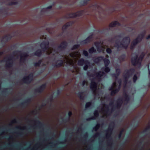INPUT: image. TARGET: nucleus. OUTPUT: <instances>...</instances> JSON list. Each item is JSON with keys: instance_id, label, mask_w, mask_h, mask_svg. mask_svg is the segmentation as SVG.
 I'll use <instances>...</instances> for the list:
<instances>
[{"instance_id": "f257e3e1", "label": "nucleus", "mask_w": 150, "mask_h": 150, "mask_svg": "<svg viewBox=\"0 0 150 150\" xmlns=\"http://www.w3.org/2000/svg\"><path fill=\"white\" fill-rule=\"evenodd\" d=\"M81 54L79 52H76L70 53L69 56H64L63 58L64 62L73 66L74 70L72 72H76V74H78L79 72V69L77 68L75 65L77 59L79 58Z\"/></svg>"}, {"instance_id": "f03ea898", "label": "nucleus", "mask_w": 150, "mask_h": 150, "mask_svg": "<svg viewBox=\"0 0 150 150\" xmlns=\"http://www.w3.org/2000/svg\"><path fill=\"white\" fill-rule=\"evenodd\" d=\"M41 39H44L45 40V41L42 42L40 45L41 47L42 50L46 52V54H54L55 53H56L57 52L54 50V51L52 50V49L48 46L49 42L46 40V37L44 36H42L40 37Z\"/></svg>"}, {"instance_id": "7ed1b4c3", "label": "nucleus", "mask_w": 150, "mask_h": 150, "mask_svg": "<svg viewBox=\"0 0 150 150\" xmlns=\"http://www.w3.org/2000/svg\"><path fill=\"white\" fill-rule=\"evenodd\" d=\"M144 55L145 54L144 53H142L140 57L138 58L137 55L134 54H132L131 61L132 64L134 65H137L140 67L141 62Z\"/></svg>"}, {"instance_id": "20e7f679", "label": "nucleus", "mask_w": 150, "mask_h": 150, "mask_svg": "<svg viewBox=\"0 0 150 150\" xmlns=\"http://www.w3.org/2000/svg\"><path fill=\"white\" fill-rule=\"evenodd\" d=\"M103 60L105 65V68H102L101 70L102 71H104L105 72H108L110 71V69L107 66L110 63V61L107 59H103V57H98L94 60V62L95 63H97L100 62V61Z\"/></svg>"}, {"instance_id": "39448f33", "label": "nucleus", "mask_w": 150, "mask_h": 150, "mask_svg": "<svg viewBox=\"0 0 150 150\" xmlns=\"http://www.w3.org/2000/svg\"><path fill=\"white\" fill-rule=\"evenodd\" d=\"M130 41V38L126 37L123 38L121 42H116L115 47L118 48L123 47L126 48L128 46Z\"/></svg>"}, {"instance_id": "423d86ee", "label": "nucleus", "mask_w": 150, "mask_h": 150, "mask_svg": "<svg viewBox=\"0 0 150 150\" xmlns=\"http://www.w3.org/2000/svg\"><path fill=\"white\" fill-rule=\"evenodd\" d=\"M118 83L119 84V86L118 87L117 86L116 83L115 82H114L112 84L111 87L110 88V90H113L111 93V95H114L119 90L121 85V80H119L118 81Z\"/></svg>"}, {"instance_id": "0eeeda50", "label": "nucleus", "mask_w": 150, "mask_h": 150, "mask_svg": "<svg viewBox=\"0 0 150 150\" xmlns=\"http://www.w3.org/2000/svg\"><path fill=\"white\" fill-rule=\"evenodd\" d=\"M133 70V69H131L124 72V76L125 80V88L127 87L128 84L129 83V82L127 83V80L129 77L132 75Z\"/></svg>"}, {"instance_id": "6e6552de", "label": "nucleus", "mask_w": 150, "mask_h": 150, "mask_svg": "<svg viewBox=\"0 0 150 150\" xmlns=\"http://www.w3.org/2000/svg\"><path fill=\"white\" fill-rule=\"evenodd\" d=\"M109 106L106 105H104L103 107L102 108L101 113L103 117H108V114L109 112Z\"/></svg>"}, {"instance_id": "1a4fd4ad", "label": "nucleus", "mask_w": 150, "mask_h": 150, "mask_svg": "<svg viewBox=\"0 0 150 150\" xmlns=\"http://www.w3.org/2000/svg\"><path fill=\"white\" fill-rule=\"evenodd\" d=\"M89 64L90 63L88 61H84L83 59H79L78 62V64L79 65L82 66L84 64H85L83 67V69L85 70H87Z\"/></svg>"}, {"instance_id": "9d476101", "label": "nucleus", "mask_w": 150, "mask_h": 150, "mask_svg": "<svg viewBox=\"0 0 150 150\" xmlns=\"http://www.w3.org/2000/svg\"><path fill=\"white\" fill-rule=\"evenodd\" d=\"M95 45L97 47V50L99 52H103L105 49L107 47V46H104L101 42H95Z\"/></svg>"}, {"instance_id": "9b49d317", "label": "nucleus", "mask_w": 150, "mask_h": 150, "mask_svg": "<svg viewBox=\"0 0 150 150\" xmlns=\"http://www.w3.org/2000/svg\"><path fill=\"white\" fill-rule=\"evenodd\" d=\"M144 34H141L139 35L137 38L135 40H134L132 42L131 45L130 49H132L134 47L135 45L139 42L143 38Z\"/></svg>"}, {"instance_id": "f8f14e48", "label": "nucleus", "mask_w": 150, "mask_h": 150, "mask_svg": "<svg viewBox=\"0 0 150 150\" xmlns=\"http://www.w3.org/2000/svg\"><path fill=\"white\" fill-rule=\"evenodd\" d=\"M90 88L93 91L94 96H95L96 94V91L97 88V84L96 82L93 81L92 80L91 81Z\"/></svg>"}, {"instance_id": "ddd939ff", "label": "nucleus", "mask_w": 150, "mask_h": 150, "mask_svg": "<svg viewBox=\"0 0 150 150\" xmlns=\"http://www.w3.org/2000/svg\"><path fill=\"white\" fill-rule=\"evenodd\" d=\"M33 75L32 74L30 75L29 76L24 77L23 80L24 82L28 83L30 82L33 78Z\"/></svg>"}, {"instance_id": "4468645a", "label": "nucleus", "mask_w": 150, "mask_h": 150, "mask_svg": "<svg viewBox=\"0 0 150 150\" xmlns=\"http://www.w3.org/2000/svg\"><path fill=\"white\" fill-rule=\"evenodd\" d=\"M18 54H21L20 55V61L22 62L28 56L27 53H24L23 54H21V52H17Z\"/></svg>"}, {"instance_id": "2eb2a0df", "label": "nucleus", "mask_w": 150, "mask_h": 150, "mask_svg": "<svg viewBox=\"0 0 150 150\" xmlns=\"http://www.w3.org/2000/svg\"><path fill=\"white\" fill-rule=\"evenodd\" d=\"M105 73L103 72L100 71L96 74L95 79H98V81H100V77L104 75Z\"/></svg>"}, {"instance_id": "dca6fc26", "label": "nucleus", "mask_w": 150, "mask_h": 150, "mask_svg": "<svg viewBox=\"0 0 150 150\" xmlns=\"http://www.w3.org/2000/svg\"><path fill=\"white\" fill-rule=\"evenodd\" d=\"M12 60L11 58H8L7 60L6 61V66L8 67H10L11 65V63H12Z\"/></svg>"}, {"instance_id": "f3484780", "label": "nucleus", "mask_w": 150, "mask_h": 150, "mask_svg": "<svg viewBox=\"0 0 150 150\" xmlns=\"http://www.w3.org/2000/svg\"><path fill=\"white\" fill-rule=\"evenodd\" d=\"M67 43L65 42L62 43L60 46L59 47L58 49L59 50H62L67 46Z\"/></svg>"}, {"instance_id": "a211bd4d", "label": "nucleus", "mask_w": 150, "mask_h": 150, "mask_svg": "<svg viewBox=\"0 0 150 150\" xmlns=\"http://www.w3.org/2000/svg\"><path fill=\"white\" fill-rule=\"evenodd\" d=\"M120 25V23L117 21L112 22L110 24V27H114Z\"/></svg>"}, {"instance_id": "6ab92c4d", "label": "nucleus", "mask_w": 150, "mask_h": 150, "mask_svg": "<svg viewBox=\"0 0 150 150\" xmlns=\"http://www.w3.org/2000/svg\"><path fill=\"white\" fill-rule=\"evenodd\" d=\"M63 63V61L61 60H59L57 62L56 66L57 67H59L62 66Z\"/></svg>"}, {"instance_id": "aec40b11", "label": "nucleus", "mask_w": 150, "mask_h": 150, "mask_svg": "<svg viewBox=\"0 0 150 150\" xmlns=\"http://www.w3.org/2000/svg\"><path fill=\"white\" fill-rule=\"evenodd\" d=\"M112 131V129H111V125H110L109 127V129L107 131V133L106 134V137H108V136H110Z\"/></svg>"}, {"instance_id": "412c9836", "label": "nucleus", "mask_w": 150, "mask_h": 150, "mask_svg": "<svg viewBox=\"0 0 150 150\" xmlns=\"http://www.w3.org/2000/svg\"><path fill=\"white\" fill-rule=\"evenodd\" d=\"M96 50H95L93 47H92L89 50V52L90 53H92L95 52Z\"/></svg>"}, {"instance_id": "4be33fe9", "label": "nucleus", "mask_w": 150, "mask_h": 150, "mask_svg": "<svg viewBox=\"0 0 150 150\" xmlns=\"http://www.w3.org/2000/svg\"><path fill=\"white\" fill-rule=\"evenodd\" d=\"M41 54L42 53L41 50H39L35 52V55L38 56H39L41 55Z\"/></svg>"}, {"instance_id": "5701e85b", "label": "nucleus", "mask_w": 150, "mask_h": 150, "mask_svg": "<svg viewBox=\"0 0 150 150\" xmlns=\"http://www.w3.org/2000/svg\"><path fill=\"white\" fill-rule=\"evenodd\" d=\"M70 24H71V23L70 22H68L66 23V24L62 27V29L64 30L67 27H68L70 25Z\"/></svg>"}, {"instance_id": "b1692460", "label": "nucleus", "mask_w": 150, "mask_h": 150, "mask_svg": "<svg viewBox=\"0 0 150 150\" xmlns=\"http://www.w3.org/2000/svg\"><path fill=\"white\" fill-rule=\"evenodd\" d=\"M100 127V125L98 124H97L96 126L94 127L93 128V130L96 131Z\"/></svg>"}, {"instance_id": "393cba45", "label": "nucleus", "mask_w": 150, "mask_h": 150, "mask_svg": "<svg viewBox=\"0 0 150 150\" xmlns=\"http://www.w3.org/2000/svg\"><path fill=\"white\" fill-rule=\"evenodd\" d=\"M92 38V36L90 35L87 38V39L83 41L82 42L84 43H86L87 42V41H89V40L91 39Z\"/></svg>"}, {"instance_id": "a878e982", "label": "nucleus", "mask_w": 150, "mask_h": 150, "mask_svg": "<svg viewBox=\"0 0 150 150\" xmlns=\"http://www.w3.org/2000/svg\"><path fill=\"white\" fill-rule=\"evenodd\" d=\"M79 45H74V46L72 47V50H74V49H76V48H78V47H79Z\"/></svg>"}, {"instance_id": "bb28decb", "label": "nucleus", "mask_w": 150, "mask_h": 150, "mask_svg": "<svg viewBox=\"0 0 150 150\" xmlns=\"http://www.w3.org/2000/svg\"><path fill=\"white\" fill-rule=\"evenodd\" d=\"M91 105V102H88L86 105V108H87L90 106Z\"/></svg>"}, {"instance_id": "cd10ccee", "label": "nucleus", "mask_w": 150, "mask_h": 150, "mask_svg": "<svg viewBox=\"0 0 150 150\" xmlns=\"http://www.w3.org/2000/svg\"><path fill=\"white\" fill-rule=\"evenodd\" d=\"M83 54L86 56H87L88 55V52L85 50H84L83 52Z\"/></svg>"}, {"instance_id": "c85d7f7f", "label": "nucleus", "mask_w": 150, "mask_h": 150, "mask_svg": "<svg viewBox=\"0 0 150 150\" xmlns=\"http://www.w3.org/2000/svg\"><path fill=\"white\" fill-rule=\"evenodd\" d=\"M41 60H40L37 63H35V66L36 67L39 66L41 63Z\"/></svg>"}, {"instance_id": "c756f323", "label": "nucleus", "mask_w": 150, "mask_h": 150, "mask_svg": "<svg viewBox=\"0 0 150 150\" xmlns=\"http://www.w3.org/2000/svg\"><path fill=\"white\" fill-rule=\"evenodd\" d=\"M117 102L119 103H118V105L117 106H120V105L121 104L123 103V101L122 100H121L120 101V100H118L117 101Z\"/></svg>"}, {"instance_id": "7c9ffc66", "label": "nucleus", "mask_w": 150, "mask_h": 150, "mask_svg": "<svg viewBox=\"0 0 150 150\" xmlns=\"http://www.w3.org/2000/svg\"><path fill=\"white\" fill-rule=\"evenodd\" d=\"M94 115L95 116L97 117L98 115V113L97 110H96L94 112Z\"/></svg>"}, {"instance_id": "2f4dec72", "label": "nucleus", "mask_w": 150, "mask_h": 150, "mask_svg": "<svg viewBox=\"0 0 150 150\" xmlns=\"http://www.w3.org/2000/svg\"><path fill=\"white\" fill-rule=\"evenodd\" d=\"M106 52L110 54L111 53V49L109 48H107L106 49Z\"/></svg>"}, {"instance_id": "473e14b6", "label": "nucleus", "mask_w": 150, "mask_h": 150, "mask_svg": "<svg viewBox=\"0 0 150 150\" xmlns=\"http://www.w3.org/2000/svg\"><path fill=\"white\" fill-rule=\"evenodd\" d=\"M137 79V77L136 76V75H134L133 77V82L134 83H135Z\"/></svg>"}, {"instance_id": "72a5a7b5", "label": "nucleus", "mask_w": 150, "mask_h": 150, "mask_svg": "<svg viewBox=\"0 0 150 150\" xmlns=\"http://www.w3.org/2000/svg\"><path fill=\"white\" fill-rule=\"evenodd\" d=\"M45 87V84H44L42 85L40 88V89L42 90V89H44Z\"/></svg>"}, {"instance_id": "f704fd0d", "label": "nucleus", "mask_w": 150, "mask_h": 150, "mask_svg": "<svg viewBox=\"0 0 150 150\" xmlns=\"http://www.w3.org/2000/svg\"><path fill=\"white\" fill-rule=\"evenodd\" d=\"M85 84H86V85H87V82L86 81H84L83 82L82 85L83 86H84Z\"/></svg>"}, {"instance_id": "c9c22d12", "label": "nucleus", "mask_w": 150, "mask_h": 150, "mask_svg": "<svg viewBox=\"0 0 150 150\" xmlns=\"http://www.w3.org/2000/svg\"><path fill=\"white\" fill-rule=\"evenodd\" d=\"M81 12H78L77 13L75 16H80V15L79 14V13H80Z\"/></svg>"}, {"instance_id": "e433bc0d", "label": "nucleus", "mask_w": 150, "mask_h": 150, "mask_svg": "<svg viewBox=\"0 0 150 150\" xmlns=\"http://www.w3.org/2000/svg\"><path fill=\"white\" fill-rule=\"evenodd\" d=\"M125 98L126 100H127L128 99V96L126 94L125 95Z\"/></svg>"}, {"instance_id": "4c0bfd02", "label": "nucleus", "mask_w": 150, "mask_h": 150, "mask_svg": "<svg viewBox=\"0 0 150 150\" xmlns=\"http://www.w3.org/2000/svg\"><path fill=\"white\" fill-rule=\"evenodd\" d=\"M16 120L14 119L11 121V123L13 124L16 122Z\"/></svg>"}, {"instance_id": "58836bf2", "label": "nucleus", "mask_w": 150, "mask_h": 150, "mask_svg": "<svg viewBox=\"0 0 150 150\" xmlns=\"http://www.w3.org/2000/svg\"><path fill=\"white\" fill-rule=\"evenodd\" d=\"M120 70L119 69H116V72L117 73L119 74L120 72Z\"/></svg>"}, {"instance_id": "ea45409f", "label": "nucleus", "mask_w": 150, "mask_h": 150, "mask_svg": "<svg viewBox=\"0 0 150 150\" xmlns=\"http://www.w3.org/2000/svg\"><path fill=\"white\" fill-rule=\"evenodd\" d=\"M69 115V117H70L72 115V112H71L70 111L68 113Z\"/></svg>"}, {"instance_id": "a19ab883", "label": "nucleus", "mask_w": 150, "mask_h": 150, "mask_svg": "<svg viewBox=\"0 0 150 150\" xmlns=\"http://www.w3.org/2000/svg\"><path fill=\"white\" fill-rule=\"evenodd\" d=\"M87 74L88 76H92V77H93V76H96L95 75H90L89 74V72H88V73H87Z\"/></svg>"}, {"instance_id": "79ce46f5", "label": "nucleus", "mask_w": 150, "mask_h": 150, "mask_svg": "<svg viewBox=\"0 0 150 150\" xmlns=\"http://www.w3.org/2000/svg\"><path fill=\"white\" fill-rule=\"evenodd\" d=\"M149 38H150V35L148 36L146 38V39H148Z\"/></svg>"}, {"instance_id": "37998d69", "label": "nucleus", "mask_w": 150, "mask_h": 150, "mask_svg": "<svg viewBox=\"0 0 150 150\" xmlns=\"http://www.w3.org/2000/svg\"><path fill=\"white\" fill-rule=\"evenodd\" d=\"M121 134H122V132H121L120 133V134H119V138H120V137H121Z\"/></svg>"}, {"instance_id": "c03bdc74", "label": "nucleus", "mask_w": 150, "mask_h": 150, "mask_svg": "<svg viewBox=\"0 0 150 150\" xmlns=\"http://www.w3.org/2000/svg\"><path fill=\"white\" fill-rule=\"evenodd\" d=\"M52 8V6H49L47 8Z\"/></svg>"}, {"instance_id": "a18cd8bd", "label": "nucleus", "mask_w": 150, "mask_h": 150, "mask_svg": "<svg viewBox=\"0 0 150 150\" xmlns=\"http://www.w3.org/2000/svg\"><path fill=\"white\" fill-rule=\"evenodd\" d=\"M113 76H115V74H113L112 75ZM117 78V77L116 76V79Z\"/></svg>"}, {"instance_id": "49530a36", "label": "nucleus", "mask_w": 150, "mask_h": 150, "mask_svg": "<svg viewBox=\"0 0 150 150\" xmlns=\"http://www.w3.org/2000/svg\"><path fill=\"white\" fill-rule=\"evenodd\" d=\"M3 52H0V55H1L3 54Z\"/></svg>"}, {"instance_id": "de8ad7c7", "label": "nucleus", "mask_w": 150, "mask_h": 150, "mask_svg": "<svg viewBox=\"0 0 150 150\" xmlns=\"http://www.w3.org/2000/svg\"><path fill=\"white\" fill-rule=\"evenodd\" d=\"M106 57H108V55H106Z\"/></svg>"}, {"instance_id": "09e8293b", "label": "nucleus", "mask_w": 150, "mask_h": 150, "mask_svg": "<svg viewBox=\"0 0 150 150\" xmlns=\"http://www.w3.org/2000/svg\"><path fill=\"white\" fill-rule=\"evenodd\" d=\"M149 75H150V70L149 71Z\"/></svg>"}, {"instance_id": "8fccbe9b", "label": "nucleus", "mask_w": 150, "mask_h": 150, "mask_svg": "<svg viewBox=\"0 0 150 150\" xmlns=\"http://www.w3.org/2000/svg\"><path fill=\"white\" fill-rule=\"evenodd\" d=\"M111 106V105L110 104V105H109V106Z\"/></svg>"}]
</instances>
